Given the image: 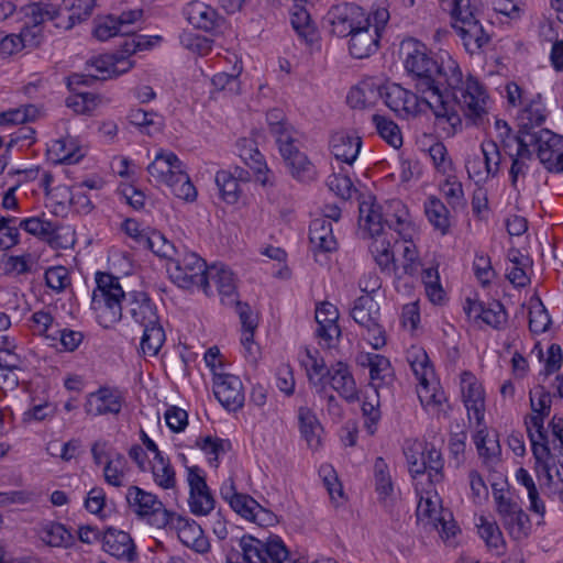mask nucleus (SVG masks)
<instances>
[{
  "label": "nucleus",
  "mask_w": 563,
  "mask_h": 563,
  "mask_svg": "<svg viewBox=\"0 0 563 563\" xmlns=\"http://www.w3.org/2000/svg\"><path fill=\"white\" fill-rule=\"evenodd\" d=\"M147 172L157 184L168 186L176 197L186 201L196 199L197 190L175 153L159 151L147 166Z\"/></svg>",
  "instance_id": "2"
},
{
  "label": "nucleus",
  "mask_w": 563,
  "mask_h": 563,
  "mask_svg": "<svg viewBox=\"0 0 563 563\" xmlns=\"http://www.w3.org/2000/svg\"><path fill=\"white\" fill-rule=\"evenodd\" d=\"M128 462L123 454L118 453L108 460L103 467V477L107 484L114 487H122L126 474Z\"/></svg>",
  "instance_id": "48"
},
{
  "label": "nucleus",
  "mask_w": 563,
  "mask_h": 563,
  "mask_svg": "<svg viewBox=\"0 0 563 563\" xmlns=\"http://www.w3.org/2000/svg\"><path fill=\"white\" fill-rule=\"evenodd\" d=\"M421 93L420 101L426 103L437 119H444L452 128L460 126V115L449 106L441 92V87L432 84L430 89H417Z\"/></svg>",
  "instance_id": "19"
},
{
  "label": "nucleus",
  "mask_w": 563,
  "mask_h": 563,
  "mask_svg": "<svg viewBox=\"0 0 563 563\" xmlns=\"http://www.w3.org/2000/svg\"><path fill=\"white\" fill-rule=\"evenodd\" d=\"M49 152L55 156V161L60 164H76L85 155L76 141L71 137L55 141Z\"/></svg>",
  "instance_id": "36"
},
{
  "label": "nucleus",
  "mask_w": 563,
  "mask_h": 563,
  "mask_svg": "<svg viewBox=\"0 0 563 563\" xmlns=\"http://www.w3.org/2000/svg\"><path fill=\"white\" fill-rule=\"evenodd\" d=\"M424 211L432 227L442 234L449 232L451 221L450 212L445 205L435 197H430L424 205Z\"/></svg>",
  "instance_id": "35"
},
{
  "label": "nucleus",
  "mask_w": 563,
  "mask_h": 563,
  "mask_svg": "<svg viewBox=\"0 0 563 563\" xmlns=\"http://www.w3.org/2000/svg\"><path fill=\"white\" fill-rule=\"evenodd\" d=\"M96 5V0H65L64 16L62 21L56 22L57 27L70 30L76 23L87 20Z\"/></svg>",
  "instance_id": "27"
},
{
  "label": "nucleus",
  "mask_w": 563,
  "mask_h": 563,
  "mask_svg": "<svg viewBox=\"0 0 563 563\" xmlns=\"http://www.w3.org/2000/svg\"><path fill=\"white\" fill-rule=\"evenodd\" d=\"M41 539L49 547H68L73 542L71 533L58 522L45 525L41 530Z\"/></svg>",
  "instance_id": "47"
},
{
  "label": "nucleus",
  "mask_w": 563,
  "mask_h": 563,
  "mask_svg": "<svg viewBox=\"0 0 563 563\" xmlns=\"http://www.w3.org/2000/svg\"><path fill=\"white\" fill-rule=\"evenodd\" d=\"M25 15L29 19L27 24L40 26L45 21H62L64 12L52 3L36 2L31 3L25 9Z\"/></svg>",
  "instance_id": "37"
},
{
  "label": "nucleus",
  "mask_w": 563,
  "mask_h": 563,
  "mask_svg": "<svg viewBox=\"0 0 563 563\" xmlns=\"http://www.w3.org/2000/svg\"><path fill=\"white\" fill-rule=\"evenodd\" d=\"M372 120L376 126L377 133L387 144L394 148H399L402 145L400 129L393 120L379 114H374Z\"/></svg>",
  "instance_id": "45"
},
{
  "label": "nucleus",
  "mask_w": 563,
  "mask_h": 563,
  "mask_svg": "<svg viewBox=\"0 0 563 563\" xmlns=\"http://www.w3.org/2000/svg\"><path fill=\"white\" fill-rule=\"evenodd\" d=\"M454 29L470 54L478 53L490 41L489 34L486 33L479 21L460 25Z\"/></svg>",
  "instance_id": "30"
},
{
  "label": "nucleus",
  "mask_w": 563,
  "mask_h": 563,
  "mask_svg": "<svg viewBox=\"0 0 563 563\" xmlns=\"http://www.w3.org/2000/svg\"><path fill=\"white\" fill-rule=\"evenodd\" d=\"M357 362L361 366L369 368L371 380L375 388L382 384H389L394 378L390 362L384 355L364 353L358 356Z\"/></svg>",
  "instance_id": "23"
},
{
  "label": "nucleus",
  "mask_w": 563,
  "mask_h": 563,
  "mask_svg": "<svg viewBox=\"0 0 563 563\" xmlns=\"http://www.w3.org/2000/svg\"><path fill=\"white\" fill-rule=\"evenodd\" d=\"M545 121V109L541 103V95L538 93L530 102L526 106L522 113L519 117V131L531 132L538 131Z\"/></svg>",
  "instance_id": "32"
},
{
  "label": "nucleus",
  "mask_w": 563,
  "mask_h": 563,
  "mask_svg": "<svg viewBox=\"0 0 563 563\" xmlns=\"http://www.w3.org/2000/svg\"><path fill=\"white\" fill-rule=\"evenodd\" d=\"M300 362L307 371L309 380L317 385V383L313 382V376H317L318 383L322 384L329 368H327L324 360L319 356V352L317 350L312 352L306 349Z\"/></svg>",
  "instance_id": "53"
},
{
  "label": "nucleus",
  "mask_w": 563,
  "mask_h": 563,
  "mask_svg": "<svg viewBox=\"0 0 563 563\" xmlns=\"http://www.w3.org/2000/svg\"><path fill=\"white\" fill-rule=\"evenodd\" d=\"M358 212L360 228L367 232L373 241L375 239L386 238L384 233L385 221H383V216L379 212L378 206H376L373 201L364 200L360 202Z\"/></svg>",
  "instance_id": "25"
},
{
  "label": "nucleus",
  "mask_w": 563,
  "mask_h": 563,
  "mask_svg": "<svg viewBox=\"0 0 563 563\" xmlns=\"http://www.w3.org/2000/svg\"><path fill=\"white\" fill-rule=\"evenodd\" d=\"M189 507L194 515L206 516L214 508V499L198 466L188 467Z\"/></svg>",
  "instance_id": "14"
},
{
  "label": "nucleus",
  "mask_w": 563,
  "mask_h": 563,
  "mask_svg": "<svg viewBox=\"0 0 563 563\" xmlns=\"http://www.w3.org/2000/svg\"><path fill=\"white\" fill-rule=\"evenodd\" d=\"M253 145V141L246 139L242 140L240 156L245 165H247L254 172H261L263 168H266L264 156Z\"/></svg>",
  "instance_id": "61"
},
{
  "label": "nucleus",
  "mask_w": 563,
  "mask_h": 563,
  "mask_svg": "<svg viewBox=\"0 0 563 563\" xmlns=\"http://www.w3.org/2000/svg\"><path fill=\"white\" fill-rule=\"evenodd\" d=\"M130 508L140 517L156 528H166L172 511L164 508L156 495L145 492L137 486H130L125 495Z\"/></svg>",
  "instance_id": "9"
},
{
  "label": "nucleus",
  "mask_w": 563,
  "mask_h": 563,
  "mask_svg": "<svg viewBox=\"0 0 563 563\" xmlns=\"http://www.w3.org/2000/svg\"><path fill=\"white\" fill-rule=\"evenodd\" d=\"M531 134L526 142L534 144L538 158L549 170L556 155L563 151V136L548 129H538V131H531Z\"/></svg>",
  "instance_id": "15"
},
{
  "label": "nucleus",
  "mask_w": 563,
  "mask_h": 563,
  "mask_svg": "<svg viewBox=\"0 0 563 563\" xmlns=\"http://www.w3.org/2000/svg\"><path fill=\"white\" fill-rule=\"evenodd\" d=\"M128 118L133 125L140 126L147 135L158 133L163 126L162 118L158 114L143 109H132Z\"/></svg>",
  "instance_id": "46"
},
{
  "label": "nucleus",
  "mask_w": 563,
  "mask_h": 563,
  "mask_svg": "<svg viewBox=\"0 0 563 563\" xmlns=\"http://www.w3.org/2000/svg\"><path fill=\"white\" fill-rule=\"evenodd\" d=\"M298 420L300 432L311 450H318L321 445L322 426L320 424L314 412L307 408L300 407L298 410Z\"/></svg>",
  "instance_id": "29"
},
{
  "label": "nucleus",
  "mask_w": 563,
  "mask_h": 563,
  "mask_svg": "<svg viewBox=\"0 0 563 563\" xmlns=\"http://www.w3.org/2000/svg\"><path fill=\"white\" fill-rule=\"evenodd\" d=\"M416 99L417 97L413 93L401 88L399 85L394 84L386 88L385 103L393 111H409L410 103H413Z\"/></svg>",
  "instance_id": "49"
},
{
  "label": "nucleus",
  "mask_w": 563,
  "mask_h": 563,
  "mask_svg": "<svg viewBox=\"0 0 563 563\" xmlns=\"http://www.w3.org/2000/svg\"><path fill=\"white\" fill-rule=\"evenodd\" d=\"M503 525L515 540H522L529 536L530 519L522 509L505 520Z\"/></svg>",
  "instance_id": "58"
},
{
  "label": "nucleus",
  "mask_w": 563,
  "mask_h": 563,
  "mask_svg": "<svg viewBox=\"0 0 563 563\" xmlns=\"http://www.w3.org/2000/svg\"><path fill=\"white\" fill-rule=\"evenodd\" d=\"M461 384L468 418L473 415L477 424H481L484 420L485 411L484 390L470 372H464L462 374Z\"/></svg>",
  "instance_id": "20"
},
{
  "label": "nucleus",
  "mask_w": 563,
  "mask_h": 563,
  "mask_svg": "<svg viewBox=\"0 0 563 563\" xmlns=\"http://www.w3.org/2000/svg\"><path fill=\"white\" fill-rule=\"evenodd\" d=\"M213 393L219 402L229 411H236L244 405L241 379L231 374H213Z\"/></svg>",
  "instance_id": "12"
},
{
  "label": "nucleus",
  "mask_w": 563,
  "mask_h": 563,
  "mask_svg": "<svg viewBox=\"0 0 563 563\" xmlns=\"http://www.w3.org/2000/svg\"><path fill=\"white\" fill-rule=\"evenodd\" d=\"M516 479L527 489L528 498L530 500L529 510L543 517L545 514V505L539 496V490L532 476L526 468L520 467L516 472Z\"/></svg>",
  "instance_id": "42"
},
{
  "label": "nucleus",
  "mask_w": 563,
  "mask_h": 563,
  "mask_svg": "<svg viewBox=\"0 0 563 563\" xmlns=\"http://www.w3.org/2000/svg\"><path fill=\"white\" fill-rule=\"evenodd\" d=\"M97 287L92 291L91 309L103 328H110L122 318L121 300L125 294L119 278L108 273H97Z\"/></svg>",
  "instance_id": "3"
},
{
  "label": "nucleus",
  "mask_w": 563,
  "mask_h": 563,
  "mask_svg": "<svg viewBox=\"0 0 563 563\" xmlns=\"http://www.w3.org/2000/svg\"><path fill=\"white\" fill-rule=\"evenodd\" d=\"M366 12L354 3L333 5L327 21L331 25V33L339 37L350 36L360 25H367Z\"/></svg>",
  "instance_id": "10"
},
{
  "label": "nucleus",
  "mask_w": 563,
  "mask_h": 563,
  "mask_svg": "<svg viewBox=\"0 0 563 563\" xmlns=\"http://www.w3.org/2000/svg\"><path fill=\"white\" fill-rule=\"evenodd\" d=\"M154 482L164 489L173 488L176 484L175 471L162 452H157V459H154L152 466Z\"/></svg>",
  "instance_id": "52"
},
{
  "label": "nucleus",
  "mask_w": 563,
  "mask_h": 563,
  "mask_svg": "<svg viewBox=\"0 0 563 563\" xmlns=\"http://www.w3.org/2000/svg\"><path fill=\"white\" fill-rule=\"evenodd\" d=\"M479 9L481 0H455L451 10L454 20L453 27L477 22Z\"/></svg>",
  "instance_id": "40"
},
{
  "label": "nucleus",
  "mask_w": 563,
  "mask_h": 563,
  "mask_svg": "<svg viewBox=\"0 0 563 563\" xmlns=\"http://www.w3.org/2000/svg\"><path fill=\"white\" fill-rule=\"evenodd\" d=\"M99 97L90 92L76 93L67 99V107L78 114H90L98 106Z\"/></svg>",
  "instance_id": "62"
},
{
  "label": "nucleus",
  "mask_w": 563,
  "mask_h": 563,
  "mask_svg": "<svg viewBox=\"0 0 563 563\" xmlns=\"http://www.w3.org/2000/svg\"><path fill=\"white\" fill-rule=\"evenodd\" d=\"M38 115V109L34 104H25L16 109L0 112V125L23 124L34 121Z\"/></svg>",
  "instance_id": "57"
},
{
  "label": "nucleus",
  "mask_w": 563,
  "mask_h": 563,
  "mask_svg": "<svg viewBox=\"0 0 563 563\" xmlns=\"http://www.w3.org/2000/svg\"><path fill=\"white\" fill-rule=\"evenodd\" d=\"M141 247L151 250L159 257L172 258L175 246L159 232L148 230L146 238H141Z\"/></svg>",
  "instance_id": "51"
},
{
  "label": "nucleus",
  "mask_w": 563,
  "mask_h": 563,
  "mask_svg": "<svg viewBox=\"0 0 563 563\" xmlns=\"http://www.w3.org/2000/svg\"><path fill=\"white\" fill-rule=\"evenodd\" d=\"M352 319L367 330L368 340L376 350L386 344L385 330L379 323V306L372 296L356 298L350 312Z\"/></svg>",
  "instance_id": "7"
},
{
  "label": "nucleus",
  "mask_w": 563,
  "mask_h": 563,
  "mask_svg": "<svg viewBox=\"0 0 563 563\" xmlns=\"http://www.w3.org/2000/svg\"><path fill=\"white\" fill-rule=\"evenodd\" d=\"M408 361L422 389L428 391L429 380L434 377L428 354L422 349L413 347L409 352Z\"/></svg>",
  "instance_id": "34"
},
{
  "label": "nucleus",
  "mask_w": 563,
  "mask_h": 563,
  "mask_svg": "<svg viewBox=\"0 0 563 563\" xmlns=\"http://www.w3.org/2000/svg\"><path fill=\"white\" fill-rule=\"evenodd\" d=\"M210 283H212L220 296L221 302L227 306H233L236 302V285L234 274L223 264H213L208 271V296L211 295Z\"/></svg>",
  "instance_id": "18"
},
{
  "label": "nucleus",
  "mask_w": 563,
  "mask_h": 563,
  "mask_svg": "<svg viewBox=\"0 0 563 563\" xmlns=\"http://www.w3.org/2000/svg\"><path fill=\"white\" fill-rule=\"evenodd\" d=\"M102 78L121 75L133 67V63L123 55H104L92 62Z\"/></svg>",
  "instance_id": "33"
},
{
  "label": "nucleus",
  "mask_w": 563,
  "mask_h": 563,
  "mask_svg": "<svg viewBox=\"0 0 563 563\" xmlns=\"http://www.w3.org/2000/svg\"><path fill=\"white\" fill-rule=\"evenodd\" d=\"M143 328L141 351L144 355L156 356L166 340L165 331L159 321Z\"/></svg>",
  "instance_id": "39"
},
{
  "label": "nucleus",
  "mask_w": 563,
  "mask_h": 563,
  "mask_svg": "<svg viewBox=\"0 0 563 563\" xmlns=\"http://www.w3.org/2000/svg\"><path fill=\"white\" fill-rule=\"evenodd\" d=\"M196 445L200 448L206 454L213 455L210 462H217L219 455L228 452L231 449V443L228 440H222L213 437L199 438Z\"/></svg>",
  "instance_id": "63"
},
{
  "label": "nucleus",
  "mask_w": 563,
  "mask_h": 563,
  "mask_svg": "<svg viewBox=\"0 0 563 563\" xmlns=\"http://www.w3.org/2000/svg\"><path fill=\"white\" fill-rule=\"evenodd\" d=\"M400 52L405 69L416 81V88L430 89L439 69L438 60L433 59L427 46L417 40L408 38L401 42Z\"/></svg>",
  "instance_id": "4"
},
{
  "label": "nucleus",
  "mask_w": 563,
  "mask_h": 563,
  "mask_svg": "<svg viewBox=\"0 0 563 563\" xmlns=\"http://www.w3.org/2000/svg\"><path fill=\"white\" fill-rule=\"evenodd\" d=\"M309 240L314 247L324 252H331L336 249L332 223L324 218H318L311 221L309 227Z\"/></svg>",
  "instance_id": "31"
},
{
  "label": "nucleus",
  "mask_w": 563,
  "mask_h": 563,
  "mask_svg": "<svg viewBox=\"0 0 563 563\" xmlns=\"http://www.w3.org/2000/svg\"><path fill=\"white\" fill-rule=\"evenodd\" d=\"M242 562L239 553L228 556L227 563H292L289 551L280 538H269L263 542L252 536H243L240 539Z\"/></svg>",
  "instance_id": "5"
},
{
  "label": "nucleus",
  "mask_w": 563,
  "mask_h": 563,
  "mask_svg": "<svg viewBox=\"0 0 563 563\" xmlns=\"http://www.w3.org/2000/svg\"><path fill=\"white\" fill-rule=\"evenodd\" d=\"M102 548L110 555L129 563L137 560L135 544L125 531L108 528L102 536Z\"/></svg>",
  "instance_id": "16"
},
{
  "label": "nucleus",
  "mask_w": 563,
  "mask_h": 563,
  "mask_svg": "<svg viewBox=\"0 0 563 563\" xmlns=\"http://www.w3.org/2000/svg\"><path fill=\"white\" fill-rule=\"evenodd\" d=\"M551 324V318L540 298L531 302L529 310V329L532 333L545 332Z\"/></svg>",
  "instance_id": "54"
},
{
  "label": "nucleus",
  "mask_w": 563,
  "mask_h": 563,
  "mask_svg": "<svg viewBox=\"0 0 563 563\" xmlns=\"http://www.w3.org/2000/svg\"><path fill=\"white\" fill-rule=\"evenodd\" d=\"M416 515L423 526L434 528L444 542H450L459 531L452 512L442 507L437 493L421 496Z\"/></svg>",
  "instance_id": "6"
},
{
  "label": "nucleus",
  "mask_w": 563,
  "mask_h": 563,
  "mask_svg": "<svg viewBox=\"0 0 563 563\" xmlns=\"http://www.w3.org/2000/svg\"><path fill=\"white\" fill-rule=\"evenodd\" d=\"M267 122L278 146L286 142L297 141L292 126L284 121V114L280 110H271L267 113Z\"/></svg>",
  "instance_id": "41"
},
{
  "label": "nucleus",
  "mask_w": 563,
  "mask_h": 563,
  "mask_svg": "<svg viewBox=\"0 0 563 563\" xmlns=\"http://www.w3.org/2000/svg\"><path fill=\"white\" fill-rule=\"evenodd\" d=\"M93 36L99 41H107L117 35H128L131 30H122L119 26L115 15H107L95 21Z\"/></svg>",
  "instance_id": "56"
},
{
  "label": "nucleus",
  "mask_w": 563,
  "mask_h": 563,
  "mask_svg": "<svg viewBox=\"0 0 563 563\" xmlns=\"http://www.w3.org/2000/svg\"><path fill=\"white\" fill-rule=\"evenodd\" d=\"M297 141L286 142L278 146L290 175L301 183H310L317 178L318 172L309 157L296 146Z\"/></svg>",
  "instance_id": "13"
},
{
  "label": "nucleus",
  "mask_w": 563,
  "mask_h": 563,
  "mask_svg": "<svg viewBox=\"0 0 563 563\" xmlns=\"http://www.w3.org/2000/svg\"><path fill=\"white\" fill-rule=\"evenodd\" d=\"M330 384L347 401H354L357 398V388L352 374L345 363L338 362L327 371Z\"/></svg>",
  "instance_id": "24"
},
{
  "label": "nucleus",
  "mask_w": 563,
  "mask_h": 563,
  "mask_svg": "<svg viewBox=\"0 0 563 563\" xmlns=\"http://www.w3.org/2000/svg\"><path fill=\"white\" fill-rule=\"evenodd\" d=\"M45 283L51 289L60 292L70 285L68 271L64 266L49 267L45 272Z\"/></svg>",
  "instance_id": "64"
},
{
  "label": "nucleus",
  "mask_w": 563,
  "mask_h": 563,
  "mask_svg": "<svg viewBox=\"0 0 563 563\" xmlns=\"http://www.w3.org/2000/svg\"><path fill=\"white\" fill-rule=\"evenodd\" d=\"M438 69L439 73L433 78L434 84L440 87L446 86L465 115L477 123L486 114L487 95L483 86L473 76L464 80L457 62L449 55L438 62Z\"/></svg>",
  "instance_id": "1"
},
{
  "label": "nucleus",
  "mask_w": 563,
  "mask_h": 563,
  "mask_svg": "<svg viewBox=\"0 0 563 563\" xmlns=\"http://www.w3.org/2000/svg\"><path fill=\"white\" fill-rule=\"evenodd\" d=\"M128 307L133 320L142 327L153 325L159 321L155 305L144 291L129 294Z\"/></svg>",
  "instance_id": "22"
},
{
  "label": "nucleus",
  "mask_w": 563,
  "mask_h": 563,
  "mask_svg": "<svg viewBox=\"0 0 563 563\" xmlns=\"http://www.w3.org/2000/svg\"><path fill=\"white\" fill-rule=\"evenodd\" d=\"M20 227L27 233L46 240L54 238L58 230V225L55 222L43 218L24 219L20 222Z\"/></svg>",
  "instance_id": "55"
},
{
  "label": "nucleus",
  "mask_w": 563,
  "mask_h": 563,
  "mask_svg": "<svg viewBox=\"0 0 563 563\" xmlns=\"http://www.w3.org/2000/svg\"><path fill=\"white\" fill-rule=\"evenodd\" d=\"M349 37V52L354 58L369 57L379 47L380 36L372 30L368 23L367 25H360Z\"/></svg>",
  "instance_id": "21"
},
{
  "label": "nucleus",
  "mask_w": 563,
  "mask_h": 563,
  "mask_svg": "<svg viewBox=\"0 0 563 563\" xmlns=\"http://www.w3.org/2000/svg\"><path fill=\"white\" fill-rule=\"evenodd\" d=\"M369 250L383 272L390 273L396 269L394 252L387 238L375 239L369 245Z\"/></svg>",
  "instance_id": "43"
},
{
  "label": "nucleus",
  "mask_w": 563,
  "mask_h": 563,
  "mask_svg": "<svg viewBox=\"0 0 563 563\" xmlns=\"http://www.w3.org/2000/svg\"><path fill=\"white\" fill-rule=\"evenodd\" d=\"M123 398L119 390L109 387H100L89 394L85 411L91 416L118 415L121 411Z\"/></svg>",
  "instance_id": "17"
},
{
  "label": "nucleus",
  "mask_w": 563,
  "mask_h": 563,
  "mask_svg": "<svg viewBox=\"0 0 563 563\" xmlns=\"http://www.w3.org/2000/svg\"><path fill=\"white\" fill-rule=\"evenodd\" d=\"M291 25L299 36L307 42H313L317 35L316 27L311 21L310 14L301 5H295L291 12Z\"/></svg>",
  "instance_id": "50"
},
{
  "label": "nucleus",
  "mask_w": 563,
  "mask_h": 563,
  "mask_svg": "<svg viewBox=\"0 0 563 563\" xmlns=\"http://www.w3.org/2000/svg\"><path fill=\"white\" fill-rule=\"evenodd\" d=\"M187 15L191 24L206 31L214 27L218 16L213 8L201 2L189 3Z\"/></svg>",
  "instance_id": "38"
},
{
  "label": "nucleus",
  "mask_w": 563,
  "mask_h": 563,
  "mask_svg": "<svg viewBox=\"0 0 563 563\" xmlns=\"http://www.w3.org/2000/svg\"><path fill=\"white\" fill-rule=\"evenodd\" d=\"M338 319L339 310L334 305L324 301L318 306L316 309V321L319 325L318 335L327 341L339 338L341 330L336 323Z\"/></svg>",
  "instance_id": "26"
},
{
  "label": "nucleus",
  "mask_w": 563,
  "mask_h": 563,
  "mask_svg": "<svg viewBox=\"0 0 563 563\" xmlns=\"http://www.w3.org/2000/svg\"><path fill=\"white\" fill-rule=\"evenodd\" d=\"M481 150L484 156L487 174L495 176L499 172L501 162L500 148L494 140H486L482 143Z\"/></svg>",
  "instance_id": "59"
},
{
  "label": "nucleus",
  "mask_w": 563,
  "mask_h": 563,
  "mask_svg": "<svg viewBox=\"0 0 563 563\" xmlns=\"http://www.w3.org/2000/svg\"><path fill=\"white\" fill-rule=\"evenodd\" d=\"M172 279L181 288L197 286L208 294V271L205 260L196 253H186L174 261V267L168 268Z\"/></svg>",
  "instance_id": "8"
},
{
  "label": "nucleus",
  "mask_w": 563,
  "mask_h": 563,
  "mask_svg": "<svg viewBox=\"0 0 563 563\" xmlns=\"http://www.w3.org/2000/svg\"><path fill=\"white\" fill-rule=\"evenodd\" d=\"M362 146L360 136H352L346 133H336L331 139V153L336 159L352 165Z\"/></svg>",
  "instance_id": "28"
},
{
  "label": "nucleus",
  "mask_w": 563,
  "mask_h": 563,
  "mask_svg": "<svg viewBox=\"0 0 563 563\" xmlns=\"http://www.w3.org/2000/svg\"><path fill=\"white\" fill-rule=\"evenodd\" d=\"M478 533L490 548L498 549L504 544L501 531L495 521H489L486 518L481 517Z\"/></svg>",
  "instance_id": "60"
},
{
  "label": "nucleus",
  "mask_w": 563,
  "mask_h": 563,
  "mask_svg": "<svg viewBox=\"0 0 563 563\" xmlns=\"http://www.w3.org/2000/svg\"><path fill=\"white\" fill-rule=\"evenodd\" d=\"M214 180L219 188L221 199L229 205L236 203L241 195V189L232 172L219 170Z\"/></svg>",
  "instance_id": "44"
},
{
  "label": "nucleus",
  "mask_w": 563,
  "mask_h": 563,
  "mask_svg": "<svg viewBox=\"0 0 563 563\" xmlns=\"http://www.w3.org/2000/svg\"><path fill=\"white\" fill-rule=\"evenodd\" d=\"M167 527L177 531L178 539L187 548H190L198 553H206L209 551V541L206 538L202 528L195 520L185 518L172 511L168 517Z\"/></svg>",
  "instance_id": "11"
}]
</instances>
